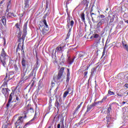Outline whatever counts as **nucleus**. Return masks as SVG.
<instances>
[{
  "label": "nucleus",
  "instance_id": "1",
  "mask_svg": "<svg viewBox=\"0 0 128 128\" xmlns=\"http://www.w3.org/2000/svg\"><path fill=\"white\" fill-rule=\"evenodd\" d=\"M8 56L6 54V52L4 51V49L2 48L0 55V62L2 64V66L4 68H6V62L8 60Z\"/></svg>",
  "mask_w": 128,
  "mask_h": 128
},
{
  "label": "nucleus",
  "instance_id": "2",
  "mask_svg": "<svg viewBox=\"0 0 128 128\" xmlns=\"http://www.w3.org/2000/svg\"><path fill=\"white\" fill-rule=\"evenodd\" d=\"M26 36V24H25L23 28V34H22V38L21 37L22 32H20V30H19V32L18 34V38H19L20 40H22V42H24V38Z\"/></svg>",
  "mask_w": 128,
  "mask_h": 128
},
{
  "label": "nucleus",
  "instance_id": "3",
  "mask_svg": "<svg viewBox=\"0 0 128 128\" xmlns=\"http://www.w3.org/2000/svg\"><path fill=\"white\" fill-rule=\"evenodd\" d=\"M72 17H68V18L67 20V26L68 27V28H69V32L68 34H70V32H72V26H74V22L72 20Z\"/></svg>",
  "mask_w": 128,
  "mask_h": 128
},
{
  "label": "nucleus",
  "instance_id": "4",
  "mask_svg": "<svg viewBox=\"0 0 128 128\" xmlns=\"http://www.w3.org/2000/svg\"><path fill=\"white\" fill-rule=\"evenodd\" d=\"M43 24H44V28L42 30V34H44V36H46V34H48L50 28H48V24H46V21L45 20H43Z\"/></svg>",
  "mask_w": 128,
  "mask_h": 128
},
{
  "label": "nucleus",
  "instance_id": "5",
  "mask_svg": "<svg viewBox=\"0 0 128 128\" xmlns=\"http://www.w3.org/2000/svg\"><path fill=\"white\" fill-rule=\"evenodd\" d=\"M30 4H32L31 0H24V12H28L30 8Z\"/></svg>",
  "mask_w": 128,
  "mask_h": 128
},
{
  "label": "nucleus",
  "instance_id": "6",
  "mask_svg": "<svg viewBox=\"0 0 128 128\" xmlns=\"http://www.w3.org/2000/svg\"><path fill=\"white\" fill-rule=\"evenodd\" d=\"M24 118H26V116H25L24 117L19 116L17 120L16 121V122L15 123L16 128H18V126H20V124H22V122H24Z\"/></svg>",
  "mask_w": 128,
  "mask_h": 128
},
{
  "label": "nucleus",
  "instance_id": "7",
  "mask_svg": "<svg viewBox=\"0 0 128 128\" xmlns=\"http://www.w3.org/2000/svg\"><path fill=\"white\" fill-rule=\"evenodd\" d=\"M12 96H14V92H12L10 96L9 100L8 101V102L6 104V108L8 109V108H12Z\"/></svg>",
  "mask_w": 128,
  "mask_h": 128
},
{
  "label": "nucleus",
  "instance_id": "8",
  "mask_svg": "<svg viewBox=\"0 0 128 128\" xmlns=\"http://www.w3.org/2000/svg\"><path fill=\"white\" fill-rule=\"evenodd\" d=\"M64 68L62 67L59 70V72L57 76L58 80H60V78H62V76L64 78L65 76L64 75Z\"/></svg>",
  "mask_w": 128,
  "mask_h": 128
},
{
  "label": "nucleus",
  "instance_id": "9",
  "mask_svg": "<svg viewBox=\"0 0 128 128\" xmlns=\"http://www.w3.org/2000/svg\"><path fill=\"white\" fill-rule=\"evenodd\" d=\"M8 90H10L8 88H2V94H4V96H8Z\"/></svg>",
  "mask_w": 128,
  "mask_h": 128
},
{
  "label": "nucleus",
  "instance_id": "10",
  "mask_svg": "<svg viewBox=\"0 0 128 128\" xmlns=\"http://www.w3.org/2000/svg\"><path fill=\"white\" fill-rule=\"evenodd\" d=\"M122 43L124 48V50H126V51L128 52V46L126 40H122Z\"/></svg>",
  "mask_w": 128,
  "mask_h": 128
},
{
  "label": "nucleus",
  "instance_id": "11",
  "mask_svg": "<svg viewBox=\"0 0 128 128\" xmlns=\"http://www.w3.org/2000/svg\"><path fill=\"white\" fill-rule=\"evenodd\" d=\"M77 56H78V58H82L84 56H86V54L84 52H79L77 53Z\"/></svg>",
  "mask_w": 128,
  "mask_h": 128
},
{
  "label": "nucleus",
  "instance_id": "12",
  "mask_svg": "<svg viewBox=\"0 0 128 128\" xmlns=\"http://www.w3.org/2000/svg\"><path fill=\"white\" fill-rule=\"evenodd\" d=\"M23 45L20 44H18V46L16 48V52H18V50H20L21 52H22L23 54H24V51Z\"/></svg>",
  "mask_w": 128,
  "mask_h": 128
},
{
  "label": "nucleus",
  "instance_id": "13",
  "mask_svg": "<svg viewBox=\"0 0 128 128\" xmlns=\"http://www.w3.org/2000/svg\"><path fill=\"white\" fill-rule=\"evenodd\" d=\"M71 89L70 88H68L67 90H66L64 94H63V98H66V96H68V94H70V92Z\"/></svg>",
  "mask_w": 128,
  "mask_h": 128
},
{
  "label": "nucleus",
  "instance_id": "14",
  "mask_svg": "<svg viewBox=\"0 0 128 128\" xmlns=\"http://www.w3.org/2000/svg\"><path fill=\"white\" fill-rule=\"evenodd\" d=\"M81 4H82L86 5V8L88 6V0H82Z\"/></svg>",
  "mask_w": 128,
  "mask_h": 128
},
{
  "label": "nucleus",
  "instance_id": "15",
  "mask_svg": "<svg viewBox=\"0 0 128 128\" xmlns=\"http://www.w3.org/2000/svg\"><path fill=\"white\" fill-rule=\"evenodd\" d=\"M62 46H58L56 48L55 53H54L55 56H56V54L61 52V50H62Z\"/></svg>",
  "mask_w": 128,
  "mask_h": 128
},
{
  "label": "nucleus",
  "instance_id": "16",
  "mask_svg": "<svg viewBox=\"0 0 128 128\" xmlns=\"http://www.w3.org/2000/svg\"><path fill=\"white\" fill-rule=\"evenodd\" d=\"M90 16L92 18V22H94V18H96V14H94V13L90 12Z\"/></svg>",
  "mask_w": 128,
  "mask_h": 128
},
{
  "label": "nucleus",
  "instance_id": "17",
  "mask_svg": "<svg viewBox=\"0 0 128 128\" xmlns=\"http://www.w3.org/2000/svg\"><path fill=\"white\" fill-rule=\"evenodd\" d=\"M104 19L101 20L97 24L98 28H100V26L104 24Z\"/></svg>",
  "mask_w": 128,
  "mask_h": 128
},
{
  "label": "nucleus",
  "instance_id": "18",
  "mask_svg": "<svg viewBox=\"0 0 128 128\" xmlns=\"http://www.w3.org/2000/svg\"><path fill=\"white\" fill-rule=\"evenodd\" d=\"M12 6V0H8L7 2V8H10Z\"/></svg>",
  "mask_w": 128,
  "mask_h": 128
},
{
  "label": "nucleus",
  "instance_id": "19",
  "mask_svg": "<svg viewBox=\"0 0 128 128\" xmlns=\"http://www.w3.org/2000/svg\"><path fill=\"white\" fill-rule=\"evenodd\" d=\"M94 108V105L91 104L88 106L86 112H90V110Z\"/></svg>",
  "mask_w": 128,
  "mask_h": 128
},
{
  "label": "nucleus",
  "instance_id": "20",
  "mask_svg": "<svg viewBox=\"0 0 128 128\" xmlns=\"http://www.w3.org/2000/svg\"><path fill=\"white\" fill-rule=\"evenodd\" d=\"M82 102H81L76 108L75 110H74V114H76V112H78V109L80 108V106H82Z\"/></svg>",
  "mask_w": 128,
  "mask_h": 128
},
{
  "label": "nucleus",
  "instance_id": "21",
  "mask_svg": "<svg viewBox=\"0 0 128 128\" xmlns=\"http://www.w3.org/2000/svg\"><path fill=\"white\" fill-rule=\"evenodd\" d=\"M2 20L3 24L5 25L6 22V17L3 16Z\"/></svg>",
  "mask_w": 128,
  "mask_h": 128
},
{
  "label": "nucleus",
  "instance_id": "22",
  "mask_svg": "<svg viewBox=\"0 0 128 128\" xmlns=\"http://www.w3.org/2000/svg\"><path fill=\"white\" fill-rule=\"evenodd\" d=\"M55 106L58 108V106H60V103L58 102V100L57 99L55 102Z\"/></svg>",
  "mask_w": 128,
  "mask_h": 128
},
{
  "label": "nucleus",
  "instance_id": "23",
  "mask_svg": "<svg viewBox=\"0 0 128 128\" xmlns=\"http://www.w3.org/2000/svg\"><path fill=\"white\" fill-rule=\"evenodd\" d=\"M80 18L82 20V22H84L86 18H84V13H82L80 16Z\"/></svg>",
  "mask_w": 128,
  "mask_h": 128
},
{
  "label": "nucleus",
  "instance_id": "24",
  "mask_svg": "<svg viewBox=\"0 0 128 128\" xmlns=\"http://www.w3.org/2000/svg\"><path fill=\"white\" fill-rule=\"evenodd\" d=\"M22 66H26V60L24 58L22 59Z\"/></svg>",
  "mask_w": 128,
  "mask_h": 128
},
{
  "label": "nucleus",
  "instance_id": "25",
  "mask_svg": "<svg viewBox=\"0 0 128 128\" xmlns=\"http://www.w3.org/2000/svg\"><path fill=\"white\" fill-rule=\"evenodd\" d=\"M108 94H110V96H114V92L109 90L108 92Z\"/></svg>",
  "mask_w": 128,
  "mask_h": 128
},
{
  "label": "nucleus",
  "instance_id": "26",
  "mask_svg": "<svg viewBox=\"0 0 128 128\" xmlns=\"http://www.w3.org/2000/svg\"><path fill=\"white\" fill-rule=\"evenodd\" d=\"M110 110H112V108L110 107H109L106 111L108 114H110Z\"/></svg>",
  "mask_w": 128,
  "mask_h": 128
},
{
  "label": "nucleus",
  "instance_id": "27",
  "mask_svg": "<svg viewBox=\"0 0 128 128\" xmlns=\"http://www.w3.org/2000/svg\"><path fill=\"white\" fill-rule=\"evenodd\" d=\"M68 62H69V64H72V62H74V60H70V58H68Z\"/></svg>",
  "mask_w": 128,
  "mask_h": 128
},
{
  "label": "nucleus",
  "instance_id": "28",
  "mask_svg": "<svg viewBox=\"0 0 128 128\" xmlns=\"http://www.w3.org/2000/svg\"><path fill=\"white\" fill-rule=\"evenodd\" d=\"M36 80L34 77L33 78L32 82H32V86H34V82H36Z\"/></svg>",
  "mask_w": 128,
  "mask_h": 128
},
{
  "label": "nucleus",
  "instance_id": "29",
  "mask_svg": "<svg viewBox=\"0 0 128 128\" xmlns=\"http://www.w3.org/2000/svg\"><path fill=\"white\" fill-rule=\"evenodd\" d=\"M66 82H70V75L67 74V78H66Z\"/></svg>",
  "mask_w": 128,
  "mask_h": 128
},
{
  "label": "nucleus",
  "instance_id": "30",
  "mask_svg": "<svg viewBox=\"0 0 128 128\" xmlns=\"http://www.w3.org/2000/svg\"><path fill=\"white\" fill-rule=\"evenodd\" d=\"M8 16H14V14L12 12L8 13Z\"/></svg>",
  "mask_w": 128,
  "mask_h": 128
},
{
  "label": "nucleus",
  "instance_id": "31",
  "mask_svg": "<svg viewBox=\"0 0 128 128\" xmlns=\"http://www.w3.org/2000/svg\"><path fill=\"white\" fill-rule=\"evenodd\" d=\"M16 100L17 103L20 102V98H18V97H16Z\"/></svg>",
  "mask_w": 128,
  "mask_h": 128
},
{
  "label": "nucleus",
  "instance_id": "32",
  "mask_svg": "<svg viewBox=\"0 0 128 128\" xmlns=\"http://www.w3.org/2000/svg\"><path fill=\"white\" fill-rule=\"evenodd\" d=\"M106 98H107L106 96L104 97V98H102V100L101 102H104V101L106 100Z\"/></svg>",
  "mask_w": 128,
  "mask_h": 128
},
{
  "label": "nucleus",
  "instance_id": "33",
  "mask_svg": "<svg viewBox=\"0 0 128 128\" xmlns=\"http://www.w3.org/2000/svg\"><path fill=\"white\" fill-rule=\"evenodd\" d=\"M8 86V82H4L3 84V86Z\"/></svg>",
  "mask_w": 128,
  "mask_h": 128
},
{
  "label": "nucleus",
  "instance_id": "34",
  "mask_svg": "<svg viewBox=\"0 0 128 128\" xmlns=\"http://www.w3.org/2000/svg\"><path fill=\"white\" fill-rule=\"evenodd\" d=\"M98 102H94V103H93L92 104V106H98Z\"/></svg>",
  "mask_w": 128,
  "mask_h": 128
},
{
  "label": "nucleus",
  "instance_id": "35",
  "mask_svg": "<svg viewBox=\"0 0 128 128\" xmlns=\"http://www.w3.org/2000/svg\"><path fill=\"white\" fill-rule=\"evenodd\" d=\"M14 60H11L10 62V66H12V64H14Z\"/></svg>",
  "mask_w": 128,
  "mask_h": 128
},
{
  "label": "nucleus",
  "instance_id": "36",
  "mask_svg": "<svg viewBox=\"0 0 128 128\" xmlns=\"http://www.w3.org/2000/svg\"><path fill=\"white\" fill-rule=\"evenodd\" d=\"M98 36H99L98 34H96L94 36V37L95 38H98Z\"/></svg>",
  "mask_w": 128,
  "mask_h": 128
},
{
  "label": "nucleus",
  "instance_id": "37",
  "mask_svg": "<svg viewBox=\"0 0 128 128\" xmlns=\"http://www.w3.org/2000/svg\"><path fill=\"white\" fill-rule=\"evenodd\" d=\"M106 54V49H104L102 56H104Z\"/></svg>",
  "mask_w": 128,
  "mask_h": 128
},
{
  "label": "nucleus",
  "instance_id": "38",
  "mask_svg": "<svg viewBox=\"0 0 128 128\" xmlns=\"http://www.w3.org/2000/svg\"><path fill=\"white\" fill-rule=\"evenodd\" d=\"M16 28H18L19 30H20V25H18V24H16Z\"/></svg>",
  "mask_w": 128,
  "mask_h": 128
},
{
  "label": "nucleus",
  "instance_id": "39",
  "mask_svg": "<svg viewBox=\"0 0 128 128\" xmlns=\"http://www.w3.org/2000/svg\"><path fill=\"white\" fill-rule=\"evenodd\" d=\"M18 103L17 102V103H16V104H15L14 105V106H12V108H16V106H18Z\"/></svg>",
  "mask_w": 128,
  "mask_h": 128
},
{
  "label": "nucleus",
  "instance_id": "40",
  "mask_svg": "<svg viewBox=\"0 0 128 128\" xmlns=\"http://www.w3.org/2000/svg\"><path fill=\"white\" fill-rule=\"evenodd\" d=\"M19 126H19L18 128H24V125H22V124H21V125L20 124V125H19Z\"/></svg>",
  "mask_w": 128,
  "mask_h": 128
},
{
  "label": "nucleus",
  "instance_id": "41",
  "mask_svg": "<svg viewBox=\"0 0 128 128\" xmlns=\"http://www.w3.org/2000/svg\"><path fill=\"white\" fill-rule=\"evenodd\" d=\"M25 76H26L25 74H22V78H24Z\"/></svg>",
  "mask_w": 128,
  "mask_h": 128
},
{
  "label": "nucleus",
  "instance_id": "42",
  "mask_svg": "<svg viewBox=\"0 0 128 128\" xmlns=\"http://www.w3.org/2000/svg\"><path fill=\"white\" fill-rule=\"evenodd\" d=\"M67 70H68L67 74H68L69 76H70V69L68 68Z\"/></svg>",
  "mask_w": 128,
  "mask_h": 128
},
{
  "label": "nucleus",
  "instance_id": "43",
  "mask_svg": "<svg viewBox=\"0 0 128 128\" xmlns=\"http://www.w3.org/2000/svg\"><path fill=\"white\" fill-rule=\"evenodd\" d=\"M100 16L101 18H105L104 15H102V14L100 15Z\"/></svg>",
  "mask_w": 128,
  "mask_h": 128
},
{
  "label": "nucleus",
  "instance_id": "44",
  "mask_svg": "<svg viewBox=\"0 0 128 128\" xmlns=\"http://www.w3.org/2000/svg\"><path fill=\"white\" fill-rule=\"evenodd\" d=\"M18 118V115L15 116L13 118V120H15L16 118Z\"/></svg>",
  "mask_w": 128,
  "mask_h": 128
},
{
  "label": "nucleus",
  "instance_id": "45",
  "mask_svg": "<svg viewBox=\"0 0 128 128\" xmlns=\"http://www.w3.org/2000/svg\"><path fill=\"white\" fill-rule=\"evenodd\" d=\"M52 88H54V82H52Z\"/></svg>",
  "mask_w": 128,
  "mask_h": 128
},
{
  "label": "nucleus",
  "instance_id": "46",
  "mask_svg": "<svg viewBox=\"0 0 128 128\" xmlns=\"http://www.w3.org/2000/svg\"><path fill=\"white\" fill-rule=\"evenodd\" d=\"M124 86H125V88H128V84H124Z\"/></svg>",
  "mask_w": 128,
  "mask_h": 128
},
{
  "label": "nucleus",
  "instance_id": "47",
  "mask_svg": "<svg viewBox=\"0 0 128 128\" xmlns=\"http://www.w3.org/2000/svg\"><path fill=\"white\" fill-rule=\"evenodd\" d=\"M57 128H60V124H58Z\"/></svg>",
  "mask_w": 128,
  "mask_h": 128
},
{
  "label": "nucleus",
  "instance_id": "48",
  "mask_svg": "<svg viewBox=\"0 0 128 128\" xmlns=\"http://www.w3.org/2000/svg\"><path fill=\"white\" fill-rule=\"evenodd\" d=\"M53 61H54V64L56 63V60L55 58L53 59Z\"/></svg>",
  "mask_w": 128,
  "mask_h": 128
},
{
  "label": "nucleus",
  "instance_id": "49",
  "mask_svg": "<svg viewBox=\"0 0 128 128\" xmlns=\"http://www.w3.org/2000/svg\"><path fill=\"white\" fill-rule=\"evenodd\" d=\"M4 46H5L6 45V38H4Z\"/></svg>",
  "mask_w": 128,
  "mask_h": 128
},
{
  "label": "nucleus",
  "instance_id": "50",
  "mask_svg": "<svg viewBox=\"0 0 128 128\" xmlns=\"http://www.w3.org/2000/svg\"><path fill=\"white\" fill-rule=\"evenodd\" d=\"M22 82H24V79H22V80H21L19 84H22Z\"/></svg>",
  "mask_w": 128,
  "mask_h": 128
},
{
  "label": "nucleus",
  "instance_id": "51",
  "mask_svg": "<svg viewBox=\"0 0 128 128\" xmlns=\"http://www.w3.org/2000/svg\"><path fill=\"white\" fill-rule=\"evenodd\" d=\"M36 116H34V118H32V120H36Z\"/></svg>",
  "mask_w": 128,
  "mask_h": 128
},
{
  "label": "nucleus",
  "instance_id": "52",
  "mask_svg": "<svg viewBox=\"0 0 128 128\" xmlns=\"http://www.w3.org/2000/svg\"><path fill=\"white\" fill-rule=\"evenodd\" d=\"M37 66L38 64V60L37 59L36 62Z\"/></svg>",
  "mask_w": 128,
  "mask_h": 128
},
{
  "label": "nucleus",
  "instance_id": "53",
  "mask_svg": "<svg viewBox=\"0 0 128 128\" xmlns=\"http://www.w3.org/2000/svg\"><path fill=\"white\" fill-rule=\"evenodd\" d=\"M2 12L0 11V18L2 16Z\"/></svg>",
  "mask_w": 128,
  "mask_h": 128
},
{
  "label": "nucleus",
  "instance_id": "54",
  "mask_svg": "<svg viewBox=\"0 0 128 128\" xmlns=\"http://www.w3.org/2000/svg\"><path fill=\"white\" fill-rule=\"evenodd\" d=\"M102 101H98V102H97V104H102Z\"/></svg>",
  "mask_w": 128,
  "mask_h": 128
},
{
  "label": "nucleus",
  "instance_id": "55",
  "mask_svg": "<svg viewBox=\"0 0 128 128\" xmlns=\"http://www.w3.org/2000/svg\"><path fill=\"white\" fill-rule=\"evenodd\" d=\"M58 88H56V90H54V92H58Z\"/></svg>",
  "mask_w": 128,
  "mask_h": 128
},
{
  "label": "nucleus",
  "instance_id": "56",
  "mask_svg": "<svg viewBox=\"0 0 128 128\" xmlns=\"http://www.w3.org/2000/svg\"><path fill=\"white\" fill-rule=\"evenodd\" d=\"M84 74H85V76L86 75V74H88V72H84Z\"/></svg>",
  "mask_w": 128,
  "mask_h": 128
},
{
  "label": "nucleus",
  "instance_id": "57",
  "mask_svg": "<svg viewBox=\"0 0 128 128\" xmlns=\"http://www.w3.org/2000/svg\"><path fill=\"white\" fill-rule=\"evenodd\" d=\"M61 128H64V126H61Z\"/></svg>",
  "mask_w": 128,
  "mask_h": 128
},
{
  "label": "nucleus",
  "instance_id": "58",
  "mask_svg": "<svg viewBox=\"0 0 128 128\" xmlns=\"http://www.w3.org/2000/svg\"><path fill=\"white\" fill-rule=\"evenodd\" d=\"M4 2V0H2V2H0V4H2V2Z\"/></svg>",
  "mask_w": 128,
  "mask_h": 128
},
{
  "label": "nucleus",
  "instance_id": "59",
  "mask_svg": "<svg viewBox=\"0 0 128 128\" xmlns=\"http://www.w3.org/2000/svg\"><path fill=\"white\" fill-rule=\"evenodd\" d=\"M125 22H126L127 24H128V20L125 21Z\"/></svg>",
  "mask_w": 128,
  "mask_h": 128
},
{
  "label": "nucleus",
  "instance_id": "60",
  "mask_svg": "<svg viewBox=\"0 0 128 128\" xmlns=\"http://www.w3.org/2000/svg\"><path fill=\"white\" fill-rule=\"evenodd\" d=\"M122 104H126V102H122Z\"/></svg>",
  "mask_w": 128,
  "mask_h": 128
},
{
  "label": "nucleus",
  "instance_id": "61",
  "mask_svg": "<svg viewBox=\"0 0 128 128\" xmlns=\"http://www.w3.org/2000/svg\"><path fill=\"white\" fill-rule=\"evenodd\" d=\"M118 96H122V95H120V94H118Z\"/></svg>",
  "mask_w": 128,
  "mask_h": 128
},
{
  "label": "nucleus",
  "instance_id": "62",
  "mask_svg": "<svg viewBox=\"0 0 128 128\" xmlns=\"http://www.w3.org/2000/svg\"><path fill=\"white\" fill-rule=\"evenodd\" d=\"M92 9L91 10L90 12H92Z\"/></svg>",
  "mask_w": 128,
  "mask_h": 128
},
{
  "label": "nucleus",
  "instance_id": "63",
  "mask_svg": "<svg viewBox=\"0 0 128 128\" xmlns=\"http://www.w3.org/2000/svg\"><path fill=\"white\" fill-rule=\"evenodd\" d=\"M6 78H7V76H6L4 80H6Z\"/></svg>",
  "mask_w": 128,
  "mask_h": 128
},
{
  "label": "nucleus",
  "instance_id": "64",
  "mask_svg": "<svg viewBox=\"0 0 128 128\" xmlns=\"http://www.w3.org/2000/svg\"><path fill=\"white\" fill-rule=\"evenodd\" d=\"M48 128H52V127L50 126Z\"/></svg>",
  "mask_w": 128,
  "mask_h": 128
}]
</instances>
